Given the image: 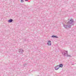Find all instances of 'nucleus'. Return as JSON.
I'll list each match as a JSON object with an SVG mask.
<instances>
[{"label": "nucleus", "mask_w": 76, "mask_h": 76, "mask_svg": "<svg viewBox=\"0 0 76 76\" xmlns=\"http://www.w3.org/2000/svg\"><path fill=\"white\" fill-rule=\"evenodd\" d=\"M37 76H39V75H38Z\"/></svg>", "instance_id": "ddd939ff"}, {"label": "nucleus", "mask_w": 76, "mask_h": 76, "mask_svg": "<svg viewBox=\"0 0 76 76\" xmlns=\"http://www.w3.org/2000/svg\"><path fill=\"white\" fill-rule=\"evenodd\" d=\"M21 0V3H23V0Z\"/></svg>", "instance_id": "9d476101"}, {"label": "nucleus", "mask_w": 76, "mask_h": 76, "mask_svg": "<svg viewBox=\"0 0 76 76\" xmlns=\"http://www.w3.org/2000/svg\"><path fill=\"white\" fill-rule=\"evenodd\" d=\"M47 44L48 45H51V41L48 40V41Z\"/></svg>", "instance_id": "20e7f679"}, {"label": "nucleus", "mask_w": 76, "mask_h": 76, "mask_svg": "<svg viewBox=\"0 0 76 76\" xmlns=\"http://www.w3.org/2000/svg\"><path fill=\"white\" fill-rule=\"evenodd\" d=\"M26 66V64H24L23 65V67H25V66Z\"/></svg>", "instance_id": "1a4fd4ad"}, {"label": "nucleus", "mask_w": 76, "mask_h": 76, "mask_svg": "<svg viewBox=\"0 0 76 76\" xmlns=\"http://www.w3.org/2000/svg\"><path fill=\"white\" fill-rule=\"evenodd\" d=\"M74 21L72 19H71L70 20L66 23L67 25H66L65 24H63V26L64 28L65 29H69L71 28V26L72 25H74Z\"/></svg>", "instance_id": "f257e3e1"}, {"label": "nucleus", "mask_w": 76, "mask_h": 76, "mask_svg": "<svg viewBox=\"0 0 76 76\" xmlns=\"http://www.w3.org/2000/svg\"><path fill=\"white\" fill-rule=\"evenodd\" d=\"M24 50H23L22 49H20L19 50V52L20 54H23V53Z\"/></svg>", "instance_id": "7ed1b4c3"}, {"label": "nucleus", "mask_w": 76, "mask_h": 76, "mask_svg": "<svg viewBox=\"0 0 76 76\" xmlns=\"http://www.w3.org/2000/svg\"><path fill=\"white\" fill-rule=\"evenodd\" d=\"M52 38H58V37L55 36V35H52Z\"/></svg>", "instance_id": "0eeeda50"}, {"label": "nucleus", "mask_w": 76, "mask_h": 76, "mask_svg": "<svg viewBox=\"0 0 76 76\" xmlns=\"http://www.w3.org/2000/svg\"><path fill=\"white\" fill-rule=\"evenodd\" d=\"M25 1H28V0H25Z\"/></svg>", "instance_id": "9b49d317"}, {"label": "nucleus", "mask_w": 76, "mask_h": 76, "mask_svg": "<svg viewBox=\"0 0 76 76\" xmlns=\"http://www.w3.org/2000/svg\"><path fill=\"white\" fill-rule=\"evenodd\" d=\"M60 68V67H59V65H57L56 66L55 68V69L56 70H57L58 69Z\"/></svg>", "instance_id": "39448f33"}, {"label": "nucleus", "mask_w": 76, "mask_h": 76, "mask_svg": "<svg viewBox=\"0 0 76 76\" xmlns=\"http://www.w3.org/2000/svg\"><path fill=\"white\" fill-rule=\"evenodd\" d=\"M63 65L61 64H60L59 66V67H61V68H62V67H63Z\"/></svg>", "instance_id": "6e6552de"}, {"label": "nucleus", "mask_w": 76, "mask_h": 76, "mask_svg": "<svg viewBox=\"0 0 76 76\" xmlns=\"http://www.w3.org/2000/svg\"><path fill=\"white\" fill-rule=\"evenodd\" d=\"M62 54L64 56L67 57H70V56L68 55V53L67 52V51L64 50L62 51Z\"/></svg>", "instance_id": "f03ea898"}, {"label": "nucleus", "mask_w": 76, "mask_h": 76, "mask_svg": "<svg viewBox=\"0 0 76 76\" xmlns=\"http://www.w3.org/2000/svg\"><path fill=\"white\" fill-rule=\"evenodd\" d=\"M8 22H9V23H11V22H13V20L12 19H11L10 20H9L8 21Z\"/></svg>", "instance_id": "423d86ee"}, {"label": "nucleus", "mask_w": 76, "mask_h": 76, "mask_svg": "<svg viewBox=\"0 0 76 76\" xmlns=\"http://www.w3.org/2000/svg\"><path fill=\"white\" fill-rule=\"evenodd\" d=\"M72 65H74V64H72Z\"/></svg>", "instance_id": "f8f14e48"}]
</instances>
